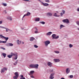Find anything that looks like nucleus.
Segmentation results:
<instances>
[{"mask_svg": "<svg viewBox=\"0 0 79 79\" xmlns=\"http://www.w3.org/2000/svg\"><path fill=\"white\" fill-rule=\"evenodd\" d=\"M13 56H15V57L14 58V60H17L18 58V55L17 53H11V55H9L7 56V57L9 58H11Z\"/></svg>", "mask_w": 79, "mask_h": 79, "instance_id": "f257e3e1", "label": "nucleus"}, {"mask_svg": "<svg viewBox=\"0 0 79 79\" xmlns=\"http://www.w3.org/2000/svg\"><path fill=\"white\" fill-rule=\"evenodd\" d=\"M52 36L53 39H58L59 38V36H57L56 37V35L54 34L52 35Z\"/></svg>", "mask_w": 79, "mask_h": 79, "instance_id": "f03ea898", "label": "nucleus"}, {"mask_svg": "<svg viewBox=\"0 0 79 79\" xmlns=\"http://www.w3.org/2000/svg\"><path fill=\"white\" fill-rule=\"evenodd\" d=\"M45 46H46V47H47V46H48V45L50 44V42L49 41H46L45 42Z\"/></svg>", "mask_w": 79, "mask_h": 79, "instance_id": "7ed1b4c3", "label": "nucleus"}, {"mask_svg": "<svg viewBox=\"0 0 79 79\" xmlns=\"http://www.w3.org/2000/svg\"><path fill=\"white\" fill-rule=\"evenodd\" d=\"M7 69H8L6 68H4L3 69H2L1 71V73H4L5 72V71H7Z\"/></svg>", "mask_w": 79, "mask_h": 79, "instance_id": "20e7f679", "label": "nucleus"}, {"mask_svg": "<svg viewBox=\"0 0 79 79\" xmlns=\"http://www.w3.org/2000/svg\"><path fill=\"white\" fill-rule=\"evenodd\" d=\"M42 3V5L44 6H49V4L47 3H44L43 2H41Z\"/></svg>", "mask_w": 79, "mask_h": 79, "instance_id": "39448f33", "label": "nucleus"}, {"mask_svg": "<svg viewBox=\"0 0 79 79\" xmlns=\"http://www.w3.org/2000/svg\"><path fill=\"white\" fill-rule=\"evenodd\" d=\"M54 74H55V73H52L51 74L50 77V79H53L54 78V77H53V76H54Z\"/></svg>", "mask_w": 79, "mask_h": 79, "instance_id": "423d86ee", "label": "nucleus"}, {"mask_svg": "<svg viewBox=\"0 0 79 79\" xmlns=\"http://www.w3.org/2000/svg\"><path fill=\"white\" fill-rule=\"evenodd\" d=\"M31 15V13H30V12H27V14H25L23 15V18H24V17H25V16H29V15Z\"/></svg>", "mask_w": 79, "mask_h": 79, "instance_id": "0eeeda50", "label": "nucleus"}, {"mask_svg": "<svg viewBox=\"0 0 79 79\" xmlns=\"http://www.w3.org/2000/svg\"><path fill=\"white\" fill-rule=\"evenodd\" d=\"M63 21L64 23H69V20L68 19H65L63 20Z\"/></svg>", "mask_w": 79, "mask_h": 79, "instance_id": "6e6552de", "label": "nucleus"}, {"mask_svg": "<svg viewBox=\"0 0 79 79\" xmlns=\"http://www.w3.org/2000/svg\"><path fill=\"white\" fill-rule=\"evenodd\" d=\"M39 67V65L38 64H34V68H36L37 69Z\"/></svg>", "mask_w": 79, "mask_h": 79, "instance_id": "1a4fd4ad", "label": "nucleus"}, {"mask_svg": "<svg viewBox=\"0 0 79 79\" xmlns=\"http://www.w3.org/2000/svg\"><path fill=\"white\" fill-rule=\"evenodd\" d=\"M48 66L51 67V66H52V63L50 62H48Z\"/></svg>", "mask_w": 79, "mask_h": 79, "instance_id": "9d476101", "label": "nucleus"}, {"mask_svg": "<svg viewBox=\"0 0 79 79\" xmlns=\"http://www.w3.org/2000/svg\"><path fill=\"white\" fill-rule=\"evenodd\" d=\"M34 73V71H31L30 72V73H29V75H32Z\"/></svg>", "mask_w": 79, "mask_h": 79, "instance_id": "9b49d317", "label": "nucleus"}, {"mask_svg": "<svg viewBox=\"0 0 79 79\" xmlns=\"http://www.w3.org/2000/svg\"><path fill=\"white\" fill-rule=\"evenodd\" d=\"M15 76L18 77H19V74H18V72H15Z\"/></svg>", "mask_w": 79, "mask_h": 79, "instance_id": "f8f14e48", "label": "nucleus"}, {"mask_svg": "<svg viewBox=\"0 0 79 79\" xmlns=\"http://www.w3.org/2000/svg\"><path fill=\"white\" fill-rule=\"evenodd\" d=\"M54 60L55 62H59V61H60V59H54Z\"/></svg>", "mask_w": 79, "mask_h": 79, "instance_id": "ddd939ff", "label": "nucleus"}, {"mask_svg": "<svg viewBox=\"0 0 79 79\" xmlns=\"http://www.w3.org/2000/svg\"><path fill=\"white\" fill-rule=\"evenodd\" d=\"M69 71H69V68H67L66 69V73H67V74H68V73H69Z\"/></svg>", "mask_w": 79, "mask_h": 79, "instance_id": "4468645a", "label": "nucleus"}, {"mask_svg": "<svg viewBox=\"0 0 79 79\" xmlns=\"http://www.w3.org/2000/svg\"><path fill=\"white\" fill-rule=\"evenodd\" d=\"M35 29L36 31H35V34H37V33H39V31H38V29H37V28H35Z\"/></svg>", "mask_w": 79, "mask_h": 79, "instance_id": "2eb2a0df", "label": "nucleus"}, {"mask_svg": "<svg viewBox=\"0 0 79 79\" xmlns=\"http://www.w3.org/2000/svg\"><path fill=\"white\" fill-rule=\"evenodd\" d=\"M52 34V32H49L47 34V35H50Z\"/></svg>", "mask_w": 79, "mask_h": 79, "instance_id": "dca6fc26", "label": "nucleus"}, {"mask_svg": "<svg viewBox=\"0 0 79 79\" xmlns=\"http://www.w3.org/2000/svg\"><path fill=\"white\" fill-rule=\"evenodd\" d=\"M7 19L10 21H11V20H12V17H8L7 18Z\"/></svg>", "mask_w": 79, "mask_h": 79, "instance_id": "f3484780", "label": "nucleus"}, {"mask_svg": "<svg viewBox=\"0 0 79 79\" xmlns=\"http://www.w3.org/2000/svg\"><path fill=\"white\" fill-rule=\"evenodd\" d=\"M34 39H35L33 37H31L30 38V41H32V40H34Z\"/></svg>", "mask_w": 79, "mask_h": 79, "instance_id": "a211bd4d", "label": "nucleus"}, {"mask_svg": "<svg viewBox=\"0 0 79 79\" xmlns=\"http://www.w3.org/2000/svg\"><path fill=\"white\" fill-rule=\"evenodd\" d=\"M29 66L30 68H34V64H31Z\"/></svg>", "mask_w": 79, "mask_h": 79, "instance_id": "6ab92c4d", "label": "nucleus"}, {"mask_svg": "<svg viewBox=\"0 0 79 79\" xmlns=\"http://www.w3.org/2000/svg\"><path fill=\"white\" fill-rule=\"evenodd\" d=\"M17 42L18 44L19 45V44H21V41H19V40H17Z\"/></svg>", "mask_w": 79, "mask_h": 79, "instance_id": "aec40b11", "label": "nucleus"}, {"mask_svg": "<svg viewBox=\"0 0 79 79\" xmlns=\"http://www.w3.org/2000/svg\"><path fill=\"white\" fill-rule=\"evenodd\" d=\"M62 12L63 13H60V16H62L63 14H64L65 11L64 10H63Z\"/></svg>", "mask_w": 79, "mask_h": 79, "instance_id": "412c9836", "label": "nucleus"}, {"mask_svg": "<svg viewBox=\"0 0 79 79\" xmlns=\"http://www.w3.org/2000/svg\"><path fill=\"white\" fill-rule=\"evenodd\" d=\"M5 36H3L2 35H0V38H1L2 39H4Z\"/></svg>", "mask_w": 79, "mask_h": 79, "instance_id": "4be33fe9", "label": "nucleus"}, {"mask_svg": "<svg viewBox=\"0 0 79 79\" xmlns=\"http://www.w3.org/2000/svg\"><path fill=\"white\" fill-rule=\"evenodd\" d=\"M47 15L48 16H52V13H48Z\"/></svg>", "mask_w": 79, "mask_h": 79, "instance_id": "5701e85b", "label": "nucleus"}, {"mask_svg": "<svg viewBox=\"0 0 79 79\" xmlns=\"http://www.w3.org/2000/svg\"><path fill=\"white\" fill-rule=\"evenodd\" d=\"M40 20V18H36L35 19V21H39Z\"/></svg>", "mask_w": 79, "mask_h": 79, "instance_id": "b1692460", "label": "nucleus"}, {"mask_svg": "<svg viewBox=\"0 0 79 79\" xmlns=\"http://www.w3.org/2000/svg\"><path fill=\"white\" fill-rule=\"evenodd\" d=\"M8 46H13V44L11 43H9L8 44Z\"/></svg>", "mask_w": 79, "mask_h": 79, "instance_id": "393cba45", "label": "nucleus"}, {"mask_svg": "<svg viewBox=\"0 0 79 79\" xmlns=\"http://www.w3.org/2000/svg\"><path fill=\"white\" fill-rule=\"evenodd\" d=\"M54 16H56V17H59L60 15H56V13H55L54 15Z\"/></svg>", "mask_w": 79, "mask_h": 79, "instance_id": "a878e982", "label": "nucleus"}, {"mask_svg": "<svg viewBox=\"0 0 79 79\" xmlns=\"http://www.w3.org/2000/svg\"><path fill=\"white\" fill-rule=\"evenodd\" d=\"M2 55L3 56H4V58H5V57H6V54L5 53H2Z\"/></svg>", "mask_w": 79, "mask_h": 79, "instance_id": "bb28decb", "label": "nucleus"}, {"mask_svg": "<svg viewBox=\"0 0 79 79\" xmlns=\"http://www.w3.org/2000/svg\"><path fill=\"white\" fill-rule=\"evenodd\" d=\"M40 23L42 24H45V23L44 22H40Z\"/></svg>", "mask_w": 79, "mask_h": 79, "instance_id": "cd10ccee", "label": "nucleus"}, {"mask_svg": "<svg viewBox=\"0 0 79 79\" xmlns=\"http://www.w3.org/2000/svg\"><path fill=\"white\" fill-rule=\"evenodd\" d=\"M21 78L20 79H26L25 77H23V75H22L21 76Z\"/></svg>", "mask_w": 79, "mask_h": 79, "instance_id": "c85d7f7f", "label": "nucleus"}, {"mask_svg": "<svg viewBox=\"0 0 79 79\" xmlns=\"http://www.w3.org/2000/svg\"><path fill=\"white\" fill-rule=\"evenodd\" d=\"M4 39H5L6 41H7L8 40V37H4Z\"/></svg>", "mask_w": 79, "mask_h": 79, "instance_id": "c756f323", "label": "nucleus"}, {"mask_svg": "<svg viewBox=\"0 0 79 79\" xmlns=\"http://www.w3.org/2000/svg\"><path fill=\"white\" fill-rule=\"evenodd\" d=\"M45 2L47 3H50V0H45Z\"/></svg>", "mask_w": 79, "mask_h": 79, "instance_id": "7c9ffc66", "label": "nucleus"}, {"mask_svg": "<svg viewBox=\"0 0 79 79\" xmlns=\"http://www.w3.org/2000/svg\"><path fill=\"white\" fill-rule=\"evenodd\" d=\"M64 27V26L63 25H61L60 26V29H61L62 27Z\"/></svg>", "mask_w": 79, "mask_h": 79, "instance_id": "2f4dec72", "label": "nucleus"}, {"mask_svg": "<svg viewBox=\"0 0 79 79\" xmlns=\"http://www.w3.org/2000/svg\"><path fill=\"white\" fill-rule=\"evenodd\" d=\"M18 77H16V76H15L13 77L14 79H17V78H18Z\"/></svg>", "mask_w": 79, "mask_h": 79, "instance_id": "473e14b6", "label": "nucleus"}, {"mask_svg": "<svg viewBox=\"0 0 79 79\" xmlns=\"http://www.w3.org/2000/svg\"><path fill=\"white\" fill-rule=\"evenodd\" d=\"M69 47L70 48H71V47H73V45H72V44H70L69 45Z\"/></svg>", "mask_w": 79, "mask_h": 79, "instance_id": "72a5a7b5", "label": "nucleus"}, {"mask_svg": "<svg viewBox=\"0 0 79 79\" xmlns=\"http://www.w3.org/2000/svg\"><path fill=\"white\" fill-rule=\"evenodd\" d=\"M2 5H3V6H6V5H6V4L5 3H3Z\"/></svg>", "mask_w": 79, "mask_h": 79, "instance_id": "f704fd0d", "label": "nucleus"}, {"mask_svg": "<svg viewBox=\"0 0 79 79\" xmlns=\"http://www.w3.org/2000/svg\"><path fill=\"white\" fill-rule=\"evenodd\" d=\"M34 47H35V48H38V46L36 45H34Z\"/></svg>", "mask_w": 79, "mask_h": 79, "instance_id": "c9c22d12", "label": "nucleus"}, {"mask_svg": "<svg viewBox=\"0 0 79 79\" xmlns=\"http://www.w3.org/2000/svg\"><path fill=\"white\" fill-rule=\"evenodd\" d=\"M2 43H6V41H2Z\"/></svg>", "mask_w": 79, "mask_h": 79, "instance_id": "e433bc0d", "label": "nucleus"}, {"mask_svg": "<svg viewBox=\"0 0 79 79\" xmlns=\"http://www.w3.org/2000/svg\"><path fill=\"white\" fill-rule=\"evenodd\" d=\"M55 53H60V52L59 51H56L55 52Z\"/></svg>", "mask_w": 79, "mask_h": 79, "instance_id": "4c0bfd02", "label": "nucleus"}, {"mask_svg": "<svg viewBox=\"0 0 79 79\" xmlns=\"http://www.w3.org/2000/svg\"><path fill=\"white\" fill-rule=\"evenodd\" d=\"M69 77H70V78H73V75H70L69 76Z\"/></svg>", "mask_w": 79, "mask_h": 79, "instance_id": "58836bf2", "label": "nucleus"}, {"mask_svg": "<svg viewBox=\"0 0 79 79\" xmlns=\"http://www.w3.org/2000/svg\"><path fill=\"white\" fill-rule=\"evenodd\" d=\"M3 13H4V14H6V10H4L3 11Z\"/></svg>", "mask_w": 79, "mask_h": 79, "instance_id": "ea45409f", "label": "nucleus"}, {"mask_svg": "<svg viewBox=\"0 0 79 79\" xmlns=\"http://www.w3.org/2000/svg\"><path fill=\"white\" fill-rule=\"evenodd\" d=\"M77 24L79 26V21L77 22Z\"/></svg>", "mask_w": 79, "mask_h": 79, "instance_id": "a19ab883", "label": "nucleus"}, {"mask_svg": "<svg viewBox=\"0 0 79 79\" xmlns=\"http://www.w3.org/2000/svg\"><path fill=\"white\" fill-rule=\"evenodd\" d=\"M3 23V22H2V21H0V24H2V23Z\"/></svg>", "mask_w": 79, "mask_h": 79, "instance_id": "79ce46f5", "label": "nucleus"}, {"mask_svg": "<svg viewBox=\"0 0 79 79\" xmlns=\"http://www.w3.org/2000/svg\"><path fill=\"white\" fill-rule=\"evenodd\" d=\"M17 63H18V62H17V61L16 62H15L16 64H14V65H16V64H17Z\"/></svg>", "mask_w": 79, "mask_h": 79, "instance_id": "37998d69", "label": "nucleus"}, {"mask_svg": "<svg viewBox=\"0 0 79 79\" xmlns=\"http://www.w3.org/2000/svg\"><path fill=\"white\" fill-rule=\"evenodd\" d=\"M31 78H34V76H33V75L31 76Z\"/></svg>", "mask_w": 79, "mask_h": 79, "instance_id": "c03bdc74", "label": "nucleus"}, {"mask_svg": "<svg viewBox=\"0 0 79 79\" xmlns=\"http://www.w3.org/2000/svg\"><path fill=\"white\" fill-rule=\"evenodd\" d=\"M8 31H9V29H7L6 30V31L7 32H8Z\"/></svg>", "mask_w": 79, "mask_h": 79, "instance_id": "a18cd8bd", "label": "nucleus"}, {"mask_svg": "<svg viewBox=\"0 0 79 79\" xmlns=\"http://www.w3.org/2000/svg\"><path fill=\"white\" fill-rule=\"evenodd\" d=\"M2 48V49H3V50H5V48Z\"/></svg>", "mask_w": 79, "mask_h": 79, "instance_id": "49530a36", "label": "nucleus"}, {"mask_svg": "<svg viewBox=\"0 0 79 79\" xmlns=\"http://www.w3.org/2000/svg\"><path fill=\"white\" fill-rule=\"evenodd\" d=\"M25 1H26V2H30V1H29V0H25Z\"/></svg>", "mask_w": 79, "mask_h": 79, "instance_id": "de8ad7c7", "label": "nucleus"}, {"mask_svg": "<svg viewBox=\"0 0 79 79\" xmlns=\"http://www.w3.org/2000/svg\"><path fill=\"white\" fill-rule=\"evenodd\" d=\"M53 70H50V72H53Z\"/></svg>", "mask_w": 79, "mask_h": 79, "instance_id": "09e8293b", "label": "nucleus"}, {"mask_svg": "<svg viewBox=\"0 0 79 79\" xmlns=\"http://www.w3.org/2000/svg\"><path fill=\"white\" fill-rule=\"evenodd\" d=\"M1 43H2V41L0 40V44Z\"/></svg>", "mask_w": 79, "mask_h": 79, "instance_id": "8fccbe9b", "label": "nucleus"}, {"mask_svg": "<svg viewBox=\"0 0 79 79\" xmlns=\"http://www.w3.org/2000/svg\"><path fill=\"white\" fill-rule=\"evenodd\" d=\"M61 79H64V78H61Z\"/></svg>", "mask_w": 79, "mask_h": 79, "instance_id": "3c124183", "label": "nucleus"}, {"mask_svg": "<svg viewBox=\"0 0 79 79\" xmlns=\"http://www.w3.org/2000/svg\"><path fill=\"white\" fill-rule=\"evenodd\" d=\"M2 27V28H4V27Z\"/></svg>", "mask_w": 79, "mask_h": 79, "instance_id": "603ef678", "label": "nucleus"}, {"mask_svg": "<svg viewBox=\"0 0 79 79\" xmlns=\"http://www.w3.org/2000/svg\"><path fill=\"white\" fill-rule=\"evenodd\" d=\"M77 10H79V8L77 9Z\"/></svg>", "mask_w": 79, "mask_h": 79, "instance_id": "864d4df0", "label": "nucleus"}, {"mask_svg": "<svg viewBox=\"0 0 79 79\" xmlns=\"http://www.w3.org/2000/svg\"><path fill=\"white\" fill-rule=\"evenodd\" d=\"M23 44H24V42H22Z\"/></svg>", "mask_w": 79, "mask_h": 79, "instance_id": "5fc2aeb1", "label": "nucleus"}, {"mask_svg": "<svg viewBox=\"0 0 79 79\" xmlns=\"http://www.w3.org/2000/svg\"><path fill=\"white\" fill-rule=\"evenodd\" d=\"M40 2V0H38Z\"/></svg>", "mask_w": 79, "mask_h": 79, "instance_id": "6e6d98bb", "label": "nucleus"}, {"mask_svg": "<svg viewBox=\"0 0 79 79\" xmlns=\"http://www.w3.org/2000/svg\"><path fill=\"white\" fill-rule=\"evenodd\" d=\"M77 11H79V10H77Z\"/></svg>", "mask_w": 79, "mask_h": 79, "instance_id": "4d7b16f0", "label": "nucleus"}, {"mask_svg": "<svg viewBox=\"0 0 79 79\" xmlns=\"http://www.w3.org/2000/svg\"><path fill=\"white\" fill-rule=\"evenodd\" d=\"M79 56V55H78Z\"/></svg>", "mask_w": 79, "mask_h": 79, "instance_id": "13d9d810", "label": "nucleus"}]
</instances>
